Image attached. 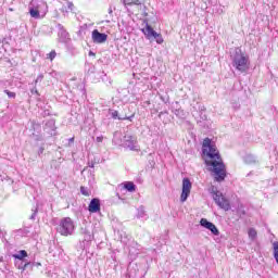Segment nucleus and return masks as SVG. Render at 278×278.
I'll use <instances>...</instances> for the list:
<instances>
[{"instance_id": "obj_28", "label": "nucleus", "mask_w": 278, "mask_h": 278, "mask_svg": "<svg viewBox=\"0 0 278 278\" xmlns=\"http://www.w3.org/2000/svg\"><path fill=\"white\" fill-rule=\"evenodd\" d=\"M89 55H94V53L93 52H89Z\"/></svg>"}, {"instance_id": "obj_10", "label": "nucleus", "mask_w": 278, "mask_h": 278, "mask_svg": "<svg viewBox=\"0 0 278 278\" xmlns=\"http://www.w3.org/2000/svg\"><path fill=\"white\" fill-rule=\"evenodd\" d=\"M201 227H204V229H208L213 233V236H219L220 231H218V228L216 225H214L212 222H208L206 218H202L200 220Z\"/></svg>"}, {"instance_id": "obj_12", "label": "nucleus", "mask_w": 278, "mask_h": 278, "mask_svg": "<svg viewBox=\"0 0 278 278\" xmlns=\"http://www.w3.org/2000/svg\"><path fill=\"white\" fill-rule=\"evenodd\" d=\"M123 186L125 190H127L128 192H136V185H134V182L127 181V182H124Z\"/></svg>"}, {"instance_id": "obj_6", "label": "nucleus", "mask_w": 278, "mask_h": 278, "mask_svg": "<svg viewBox=\"0 0 278 278\" xmlns=\"http://www.w3.org/2000/svg\"><path fill=\"white\" fill-rule=\"evenodd\" d=\"M45 5L42 1L39 0H31L30 5H29V14L31 18H42L40 16V9Z\"/></svg>"}, {"instance_id": "obj_23", "label": "nucleus", "mask_w": 278, "mask_h": 278, "mask_svg": "<svg viewBox=\"0 0 278 278\" xmlns=\"http://www.w3.org/2000/svg\"><path fill=\"white\" fill-rule=\"evenodd\" d=\"M238 214L240 216H244V207L241 205L240 208L238 210Z\"/></svg>"}, {"instance_id": "obj_13", "label": "nucleus", "mask_w": 278, "mask_h": 278, "mask_svg": "<svg viewBox=\"0 0 278 278\" xmlns=\"http://www.w3.org/2000/svg\"><path fill=\"white\" fill-rule=\"evenodd\" d=\"M125 5H142L144 0H124Z\"/></svg>"}, {"instance_id": "obj_27", "label": "nucleus", "mask_w": 278, "mask_h": 278, "mask_svg": "<svg viewBox=\"0 0 278 278\" xmlns=\"http://www.w3.org/2000/svg\"><path fill=\"white\" fill-rule=\"evenodd\" d=\"M34 216H36V213H34V214L31 215V217H30V218H31V220H34Z\"/></svg>"}, {"instance_id": "obj_22", "label": "nucleus", "mask_w": 278, "mask_h": 278, "mask_svg": "<svg viewBox=\"0 0 278 278\" xmlns=\"http://www.w3.org/2000/svg\"><path fill=\"white\" fill-rule=\"evenodd\" d=\"M42 79H45V76L40 74L39 76H37L35 84H38V81H42Z\"/></svg>"}, {"instance_id": "obj_20", "label": "nucleus", "mask_w": 278, "mask_h": 278, "mask_svg": "<svg viewBox=\"0 0 278 278\" xmlns=\"http://www.w3.org/2000/svg\"><path fill=\"white\" fill-rule=\"evenodd\" d=\"M80 192L84 194V197H90V191L85 187L80 188Z\"/></svg>"}, {"instance_id": "obj_25", "label": "nucleus", "mask_w": 278, "mask_h": 278, "mask_svg": "<svg viewBox=\"0 0 278 278\" xmlns=\"http://www.w3.org/2000/svg\"><path fill=\"white\" fill-rule=\"evenodd\" d=\"M96 142H103V136L97 137Z\"/></svg>"}, {"instance_id": "obj_15", "label": "nucleus", "mask_w": 278, "mask_h": 278, "mask_svg": "<svg viewBox=\"0 0 278 278\" xmlns=\"http://www.w3.org/2000/svg\"><path fill=\"white\" fill-rule=\"evenodd\" d=\"M13 257L15 260H25V257H27V251L22 250L17 254H13Z\"/></svg>"}, {"instance_id": "obj_4", "label": "nucleus", "mask_w": 278, "mask_h": 278, "mask_svg": "<svg viewBox=\"0 0 278 278\" xmlns=\"http://www.w3.org/2000/svg\"><path fill=\"white\" fill-rule=\"evenodd\" d=\"M213 199L216 205H218V207H220L222 210H225V212H229V210H231V204L229 203V200H227V198H225L222 192H215L213 194Z\"/></svg>"}, {"instance_id": "obj_7", "label": "nucleus", "mask_w": 278, "mask_h": 278, "mask_svg": "<svg viewBox=\"0 0 278 278\" xmlns=\"http://www.w3.org/2000/svg\"><path fill=\"white\" fill-rule=\"evenodd\" d=\"M191 190H192V182H190V179L184 178L182 179V192L180 195L181 203H186V201H188V197H190Z\"/></svg>"}, {"instance_id": "obj_2", "label": "nucleus", "mask_w": 278, "mask_h": 278, "mask_svg": "<svg viewBox=\"0 0 278 278\" xmlns=\"http://www.w3.org/2000/svg\"><path fill=\"white\" fill-rule=\"evenodd\" d=\"M232 66L236 67L240 73H247L249 71L251 63L249 58L240 48H236L231 53Z\"/></svg>"}, {"instance_id": "obj_8", "label": "nucleus", "mask_w": 278, "mask_h": 278, "mask_svg": "<svg viewBox=\"0 0 278 278\" xmlns=\"http://www.w3.org/2000/svg\"><path fill=\"white\" fill-rule=\"evenodd\" d=\"M91 39L94 45H103L108 42V35L105 33H100L98 29L92 30Z\"/></svg>"}, {"instance_id": "obj_3", "label": "nucleus", "mask_w": 278, "mask_h": 278, "mask_svg": "<svg viewBox=\"0 0 278 278\" xmlns=\"http://www.w3.org/2000/svg\"><path fill=\"white\" fill-rule=\"evenodd\" d=\"M58 231L61 236H73V232L75 231V223H73L71 217H65L61 219Z\"/></svg>"}, {"instance_id": "obj_29", "label": "nucleus", "mask_w": 278, "mask_h": 278, "mask_svg": "<svg viewBox=\"0 0 278 278\" xmlns=\"http://www.w3.org/2000/svg\"><path fill=\"white\" fill-rule=\"evenodd\" d=\"M74 138L70 139V142H73Z\"/></svg>"}, {"instance_id": "obj_11", "label": "nucleus", "mask_w": 278, "mask_h": 278, "mask_svg": "<svg viewBox=\"0 0 278 278\" xmlns=\"http://www.w3.org/2000/svg\"><path fill=\"white\" fill-rule=\"evenodd\" d=\"M88 210L89 212H91V214H97V212H101V202L99 201V199H92L89 203Z\"/></svg>"}, {"instance_id": "obj_17", "label": "nucleus", "mask_w": 278, "mask_h": 278, "mask_svg": "<svg viewBox=\"0 0 278 278\" xmlns=\"http://www.w3.org/2000/svg\"><path fill=\"white\" fill-rule=\"evenodd\" d=\"M146 215H147V211H144V206H140V207L138 208V214H137V216H138L139 218H144Z\"/></svg>"}, {"instance_id": "obj_21", "label": "nucleus", "mask_w": 278, "mask_h": 278, "mask_svg": "<svg viewBox=\"0 0 278 278\" xmlns=\"http://www.w3.org/2000/svg\"><path fill=\"white\" fill-rule=\"evenodd\" d=\"M5 94H8L9 99H15L16 98V93L12 92L10 90H4Z\"/></svg>"}, {"instance_id": "obj_18", "label": "nucleus", "mask_w": 278, "mask_h": 278, "mask_svg": "<svg viewBox=\"0 0 278 278\" xmlns=\"http://www.w3.org/2000/svg\"><path fill=\"white\" fill-rule=\"evenodd\" d=\"M112 118H118V121H127L129 117H118V111H112Z\"/></svg>"}, {"instance_id": "obj_16", "label": "nucleus", "mask_w": 278, "mask_h": 278, "mask_svg": "<svg viewBox=\"0 0 278 278\" xmlns=\"http://www.w3.org/2000/svg\"><path fill=\"white\" fill-rule=\"evenodd\" d=\"M63 12H73V2H68L65 0V7L63 8Z\"/></svg>"}, {"instance_id": "obj_24", "label": "nucleus", "mask_w": 278, "mask_h": 278, "mask_svg": "<svg viewBox=\"0 0 278 278\" xmlns=\"http://www.w3.org/2000/svg\"><path fill=\"white\" fill-rule=\"evenodd\" d=\"M49 59H50V60H55V51H51V52L49 53Z\"/></svg>"}, {"instance_id": "obj_26", "label": "nucleus", "mask_w": 278, "mask_h": 278, "mask_svg": "<svg viewBox=\"0 0 278 278\" xmlns=\"http://www.w3.org/2000/svg\"><path fill=\"white\" fill-rule=\"evenodd\" d=\"M34 92H35V94H38V89H33L31 93L34 94Z\"/></svg>"}, {"instance_id": "obj_14", "label": "nucleus", "mask_w": 278, "mask_h": 278, "mask_svg": "<svg viewBox=\"0 0 278 278\" xmlns=\"http://www.w3.org/2000/svg\"><path fill=\"white\" fill-rule=\"evenodd\" d=\"M248 235H249L250 240L253 242L257 238V230H255V228H250L248 230Z\"/></svg>"}, {"instance_id": "obj_1", "label": "nucleus", "mask_w": 278, "mask_h": 278, "mask_svg": "<svg viewBox=\"0 0 278 278\" xmlns=\"http://www.w3.org/2000/svg\"><path fill=\"white\" fill-rule=\"evenodd\" d=\"M202 151L204 155V162L211 170L213 177L216 181H225V177H227V169L225 168V163H223V159L220 157V153L216 146L212 143L210 138L204 139L202 144Z\"/></svg>"}, {"instance_id": "obj_9", "label": "nucleus", "mask_w": 278, "mask_h": 278, "mask_svg": "<svg viewBox=\"0 0 278 278\" xmlns=\"http://www.w3.org/2000/svg\"><path fill=\"white\" fill-rule=\"evenodd\" d=\"M124 144L130 151H140V147L138 146V141L131 136L124 137Z\"/></svg>"}, {"instance_id": "obj_19", "label": "nucleus", "mask_w": 278, "mask_h": 278, "mask_svg": "<svg viewBox=\"0 0 278 278\" xmlns=\"http://www.w3.org/2000/svg\"><path fill=\"white\" fill-rule=\"evenodd\" d=\"M244 161L247 164H253V163H255V156L249 154L245 156Z\"/></svg>"}, {"instance_id": "obj_5", "label": "nucleus", "mask_w": 278, "mask_h": 278, "mask_svg": "<svg viewBox=\"0 0 278 278\" xmlns=\"http://www.w3.org/2000/svg\"><path fill=\"white\" fill-rule=\"evenodd\" d=\"M142 33L144 34L146 38H148V40H156L157 45H162V42H164L162 35L153 30L149 24L142 29Z\"/></svg>"}]
</instances>
